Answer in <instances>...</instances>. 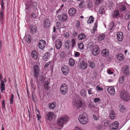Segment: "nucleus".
Masks as SVG:
<instances>
[{
	"instance_id": "1",
	"label": "nucleus",
	"mask_w": 130,
	"mask_h": 130,
	"mask_svg": "<svg viewBox=\"0 0 130 130\" xmlns=\"http://www.w3.org/2000/svg\"><path fill=\"white\" fill-rule=\"evenodd\" d=\"M78 120L80 123L83 124H86L88 121L87 115L85 113L80 115L78 117Z\"/></svg>"
},
{
	"instance_id": "2",
	"label": "nucleus",
	"mask_w": 130,
	"mask_h": 130,
	"mask_svg": "<svg viewBox=\"0 0 130 130\" xmlns=\"http://www.w3.org/2000/svg\"><path fill=\"white\" fill-rule=\"evenodd\" d=\"M69 120V118L67 116H62L58 118L57 121V124L58 125L61 127H62L63 124L67 122Z\"/></svg>"
},
{
	"instance_id": "3",
	"label": "nucleus",
	"mask_w": 130,
	"mask_h": 130,
	"mask_svg": "<svg viewBox=\"0 0 130 130\" xmlns=\"http://www.w3.org/2000/svg\"><path fill=\"white\" fill-rule=\"evenodd\" d=\"M120 97L124 101H127L130 100V96L129 93L125 91H123L120 93Z\"/></svg>"
},
{
	"instance_id": "4",
	"label": "nucleus",
	"mask_w": 130,
	"mask_h": 130,
	"mask_svg": "<svg viewBox=\"0 0 130 130\" xmlns=\"http://www.w3.org/2000/svg\"><path fill=\"white\" fill-rule=\"evenodd\" d=\"M68 90V86L66 84H64L61 85L60 88V92L63 95L66 94Z\"/></svg>"
},
{
	"instance_id": "5",
	"label": "nucleus",
	"mask_w": 130,
	"mask_h": 130,
	"mask_svg": "<svg viewBox=\"0 0 130 130\" xmlns=\"http://www.w3.org/2000/svg\"><path fill=\"white\" fill-rule=\"evenodd\" d=\"M34 72V75L36 78H37L40 74V69L39 67L37 65H35L33 67Z\"/></svg>"
},
{
	"instance_id": "6",
	"label": "nucleus",
	"mask_w": 130,
	"mask_h": 130,
	"mask_svg": "<svg viewBox=\"0 0 130 130\" xmlns=\"http://www.w3.org/2000/svg\"><path fill=\"white\" fill-rule=\"evenodd\" d=\"M99 52L100 49L98 45H95L93 47L92 53L94 55H96L98 54Z\"/></svg>"
},
{
	"instance_id": "7",
	"label": "nucleus",
	"mask_w": 130,
	"mask_h": 130,
	"mask_svg": "<svg viewBox=\"0 0 130 130\" xmlns=\"http://www.w3.org/2000/svg\"><path fill=\"white\" fill-rule=\"evenodd\" d=\"M50 20L48 18H45L43 21V26L44 28L49 29L50 27Z\"/></svg>"
},
{
	"instance_id": "8",
	"label": "nucleus",
	"mask_w": 130,
	"mask_h": 130,
	"mask_svg": "<svg viewBox=\"0 0 130 130\" xmlns=\"http://www.w3.org/2000/svg\"><path fill=\"white\" fill-rule=\"evenodd\" d=\"M61 70L63 74L65 75H67L69 71V69L68 67L64 65L62 66Z\"/></svg>"
},
{
	"instance_id": "9",
	"label": "nucleus",
	"mask_w": 130,
	"mask_h": 130,
	"mask_svg": "<svg viewBox=\"0 0 130 130\" xmlns=\"http://www.w3.org/2000/svg\"><path fill=\"white\" fill-rule=\"evenodd\" d=\"M57 16L59 20L62 21H66L67 19V14L65 13H63L62 15L57 14Z\"/></svg>"
},
{
	"instance_id": "10",
	"label": "nucleus",
	"mask_w": 130,
	"mask_h": 130,
	"mask_svg": "<svg viewBox=\"0 0 130 130\" xmlns=\"http://www.w3.org/2000/svg\"><path fill=\"white\" fill-rule=\"evenodd\" d=\"M119 123L118 121L114 122L110 126L111 129H117L119 127Z\"/></svg>"
},
{
	"instance_id": "11",
	"label": "nucleus",
	"mask_w": 130,
	"mask_h": 130,
	"mask_svg": "<svg viewBox=\"0 0 130 130\" xmlns=\"http://www.w3.org/2000/svg\"><path fill=\"white\" fill-rule=\"evenodd\" d=\"M55 47L57 49H60L62 45V42L61 40L58 39L57 40L55 43Z\"/></svg>"
},
{
	"instance_id": "12",
	"label": "nucleus",
	"mask_w": 130,
	"mask_h": 130,
	"mask_svg": "<svg viewBox=\"0 0 130 130\" xmlns=\"http://www.w3.org/2000/svg\"><path fill=\"white\" fill-rule=\"evenodd\" d=\"M46 42L43 40H40L38 46L39 47L41 50H43L44 48Z\"/></svg>"
},
{
	"instance_id": "13",
	"label": "nucleus",
	"mask_w": 130,
	"mask_h": 130,
	"mask_svg": "<svg viewBox=\"0 0 130 130\" xmlns=\"http://www.w3.org/2000/svg\"><path fill=\"white\" fill-rule=\"evenodd\" d=\"M107 91L111 95H113L115 93L114 88L113 87H109L107 89Z\"/></svg>"
},
{
	"instance_id": "14",
	"label": "nucleus",
	"mask_w": 130,
	"mask_h": 130,
	"mask_svg": "<svg viewBox=\"0 0 130 130\" xmlns=\"http://www.w3.org/2000/svg\"><path fill=\"white\" fill-rule=\"evenodd\" d=\"M123 38V33L121 32H119L117 34V39L119 41H122Z\"/></svg>"
},
{
	"instance_id": "15",
	"label": "nucleus",
	"mask_w": 130,
	"mask_h": 130,
	"mask_svg": "<svg viewBox=\"0 0 130 130\" xmlns=\"http://www.w3.org/2000/svg\"><path fill=\"white\" fill-rule=\"evenodd\" d=\"M76 12V10L75 8H72L69 10L68 13L69 15L73 16L75 14Z\"/></svg>"
},
{
	"instance_id": "16",
	"label": "nucleus",
	"mask_w": 130,
	"mask_h": 130,
	"mask_svg": "<svg viewBox=\"0 0 130 130\" xmlns=\"http://www.w3.org/2000/svg\"><path fill=\"white\" fill-rule=\"evenodd\" d=\"M54 116V113L52 112H49L46 115V119L48 120H52Z\"/></svg>"
},
{
	"instance_id": "17",
	"label": "nucleus",
	"mask_w": 130,
	"mask_h": 130,
	"mask_svg": "<svg viewBox=\"0 0 130 130\" xmlns=\"http://www.w3.org/2000/svg\"><path fill=\"white\" fill-rule=\"evenodd\" d=\"M87 67V64L86 62L82 61L80 62V64L79 66L80 68L82 69H86Z\"/></svg>"
},
{
	"instance_id": "18",
	"label": "nucleus",
	"mask_w": 130,
	"mask_h": 130,
	"mask_svg": "<svg viewBox=\"0 0 130 130\" xmlns=\"http://www.w3.org/2000/svg\"><path fill=\"white\" fill-rule=\"evenodd\" d=\"M30 28L31 33L34 34L36 33L37 30V27L36 26L34 25H31L30 26Z\"/></svg>"
},
{
	"instance_id": "19",
	"label": "nucleus",
	"mask_w": 130,
	"mask_h": 130,
	"mask_svg": "<svg viewBox=\"0 0 130 130\" xmlns=\"http://www.w3.org/2000/svg\"><path fill=\"white\" fill-rule=\"evenodd\" d=\"M31 55L32 56L34 59H36L37 58V53L35 50H34L32 52Z\"/></svg>"
},
{
	"instance_id": "20",
	"label": "nucleus",
	"mask_w": 130,
	"mask_h": 130,
	"mask_svg": "<svg viewBox=\"0 0 130 130\" xmlns=\"http://www.w3.org/2000/svg\"><path fill=\"white\" fill-rule=\"evenodd\" d=\"M109 54V51L105 49L102 50V54L104 56L106 57Z\"/></svg>"
},
{
	"instance_id": "21",
	"label": "nucleus",
	"mask_w": 130,
	"mask_h": 130,
	"mask_svg": "<svg viewBox=\"0 0 130 130\" xmlns=\"http://www.w3.org/2000/svg\"><path fill=\"white\" fill-rule=\"evenodd\" d=\"M65 46L67 49H69V48H71V44L70 43V40H67L65 43Z\"/></svg>"
},
{
	"instance_id": "22",
	"label": "nucleus",
	"mask_w": 130,
	"mask_h": 130,
	"mask_svg": "<svg viewBox=\"0 0 130 130\" xmlns=\"http://www.w3.org/2000/svg\"><path fill=\"white\" fill-rule=\"evenodd\" d=\"M129 69L128 67L126 66H125L123 69V71L125 73H126V75L128 74Z\"/></svg>"
},
{
	"instance_id": "23",
	"label": "nucleus",
	"mask_w": 130,
	"mask_h": 130,
	"mask_svg": "<svg viewBox=\"0 0 130 130\" xmlns=\"http://www.w3.org/2000/svg\"><path fill=\"white\" fill-rule=\"evenodd\" d=\"M50 82L48 81H45L44 83V87L45 90H48L49 89L50 87L48 85Z\"/></svg>"
},
{
	"instance_id": "24",
	"label": "nucleus",
	"mask_w": 130,
	"mask_h": 130,
	"mask_svg": "<svg viewBox=\"0 0 130 130\" xmlns=\"http://www.w3.org/2000/svg\"><path fill=\"white\" fill-rule=\"evenodd\" d=\"M50 54L48 52H47L44 55L43 57V59L45 61H47L49 57Z\"/></svg>"
},
{
	"instance_id": "25",
	"label": "nucleus",
	"mask_w": 130,
	"mask_h": 130,
	"mask_svg": "<svg viewBox=\"0 0 130 130\" xmlns=\"http://www.w3.org/2000/svg\"><path fill=\"white\" fill-rule=\"evenodd\" d=\"M87 92L84 89L81 90L80 91V95L82 96L85 97L86 96Z\"/></svg>"
},
{
	"instance_id": "26",
	"label": "nucleus",
	"mask_w": 130,
	"mask_h": 130,
	"mask_svg": "<svg viewBox=\"0 0 130 130\" xmlns=\"http://www.w3.org/2000/svg\"><path fill=\"white\" fill-rule=\"evenodd\" d=\"M119 15V11L117 10L115 11L112 14V17L113 18H116Z\"/></svg>"
},
{
	"instance_id": "27",
	"label": "nucleus",
	"mask_w": 130,
	"mask_h": 130,
	"mask_svg": "<svg viewBox=\"0 0 130 130\" xmlns=\"http://www.w3.org/2000/svg\"><path fill=\"white\" fill-rule=\"evenodd\" d=\"M70 43L71 48H73L76 45V42L75 40L74 39H72L71 41H70Z\"/></svg>"
},
{
	"instance_id": "28",
	"label": "nucleus",
	"mask_w": 130,
	"mask_h": 130,
	"mask_svg": "<svg viewBox=\"0 0 130 130\" xmlns=\"http://www.w3.org/2000/svg\"><path fill=\"white\" fill-rule=\"evenodd\" d=\"M76 104L77 108L78 109H79L82 107V102L81 101H78L76 103Z\"/></svg>"
},
{
	"instance_id": "29",
	"label": "nucleus",
	"mask_w": 130,
	"mask_h": 130,
	"mask_svg": "<svg viewBox=\"0 0 130 130\" xmlns=\"http://www.w3.org/2000/svg\"><path fill=\"white\" fill-rule=\"evenodd\" d=\"M1 92H3V91L5 90V84L4 83V81L3 80L1 81Z\"/></svg>"
},
{
	"instance_id": "30",
	"label": "nucleus",
	"mask_w": 130,
	"mask_h": 130,
	"mask_svg": "<svg viewBox=\"0 0 130 130\" xmlns=\"http://www.w3.org/2000/svg\"><path fill=\"white\" fill-rule=\"evenodd\" d=\"M124 56L122 54H119L117 55V58L118 60L120 61H122L124 59Z\"/></svg>"
},
{
	"instance_id": "31",
	"label": "nucleus",
	"mask_w": 130,
	"mask_h": 130,
	"mask_svg": "<svg viewBox=\"0 0 130 130\" xmlns=\"http://www.w3.org/2000/svg\"><path fill=\"white\" fill-rule=\"evenodd\" d=\"M85 37V35L83 33L79 34L78 36V39L79 40H82L84 39Z\"/></svg>"
},
{
	"instance_id": "32",
	"label": "nucleus",
	"mask_w": 130,
	"mask_h": 130,
	"mask_svg": "<svg viewBox=\"0 0 130 130\" xmlns=\"http://www.w3.org/2000/svg\"><path fill=\"white\" fill-rule=\"evenodd\" d=\"M124 76L122 75L119 78V82L120 84H123L124 81Z\"/></svg>"
},
{
	"instance_id": "33",
	"label": "nucleus",
	"mask_w": 130,
	"mask_h": 130,
	"mask_svg": "<svg viewBox=\"0 0 130 130\" xmlns=\"http://www.w3.org/2000/svg\"><path fill=\"white\" fill-rule=\"evenodd\" d=\"M110 117L111 119H113L115 117V113L114 110H112L110 111Z\"/></svg>"
},
{
	"instance_id": "34",
	"label": "nucleus",
	"mask_w": 130,
	"mask_h": 130,
	"mask_svg": "<svg viewBox=\"0 0 130 130\" xmlns=\"http://www.w3.org/2000/svg\"><path fill=\"white\" fill-rule=\"evenodd\" d=\"M105 37V35L104 34H101L99 35L98 37L99 40L102 41L103 40Z\"/></svg>"
},
{
	"instance_id": "35",
	"label": "nucleus",
	"mask_w": 130,
	"mask_h": 130,
	"mask_svg": "<svg viewBox=\"0 0 130 130\" xmlns=\"http://www.w3.org/2000/svg\"><path fill=\"white\" fill-rule=\"evenodd\" d=\"M69 65L71 66H73L75 63V61L73 59L70 58L69 59Z\"/></svg>"
},
{
	"instance_id": "36",
	"label": "nucleus",
	"mask_w": 130,
	"mask_h": 130,
	"mask_svg": "<svg viewBox=\"0 0 130 130\" xmlns=\"http://www.w3.org/2000/svg\"><path fill=\"white\" fill-rule=\"evenodd\" d=\"M31 40V37L29 35H27L26 37V41L28 43H30Z\"/></svg>"
},
{
	"instance_id": "37",
	"label": "nucleus",
	"mask_w": 130,
	"mask_h": 130,
	"mask_svg": "<svg viewBox=\"0 0 130 130\" xmlns=\"http://www.w3.org/2000/svg\"><path fill=\"white\" fill-rule=\"evenodd\" d=\"M85 6V2L83 0H82L79 5V7L80 8H84Z\"/></svg>"
},
{
	"instance_id": "38",
	"label": "nucleus",
	"mask_w": 130,
	"mask_h": 130,
	"mask_svg": "<svg viewBox=\"0 0 130 130\" xmlns=\"http://www.w3.org/2000/svg\"><path fill=\"white\" fill-rule=\"evenodd\" d=\"M89 62V65L90 67L92 69L94 68L95 67V64L94 62L92 61L90 62Z\"/></svg>"
},
{
	"instance_id": "39",
	"label": "nucleus",
	"mask_w": 130,
	"mask_h": 130,
	"mask_svg": "<svg viewBox=\"0 0 130 130\" xmlns=\"http://www.w3.org/2000/svg\"><path fill=\"white\" fill-rule=\"evenodd\" d=\"M94 20L92 16H91L89 20L87 21V23L89 24L93 22Z\"/></svg>"
},
{
	"instance_id": "40",
	"label": "nucleus",
	"mask_w": 130,
	"mask_h": 130,
	"mask_svg": "<svg viewBox=\"0 0 130 130\" xmlns=\"http://www.w3.org/2000/svg\"><path fill=\"white\" fill-rule=\"evenodd\" d=\"M105 11L103 8H101L99 10V13L100 14H104L105 13Z\"/></svg>"
},
{
	"instance_id": "41",
	"label": "nucleus",
	"mask_w": 130,
	"mask_h": 130,
	"mask_svg": "<svg viewBox=\"0 0 130 130\" xmlns=\"http://www.w3.org/2000/svg\"><path fill=\"white\" fill-rule=\"evenodd\" d=\"M107 121L105 120L103 121L102 122V125L105 126H108L109 124V123Z\"/></svg>"
},
{
	"instance_id": "42",
	"label": "nucleus",
	"mask_w": 130,
	"mask_h": 130,
	"mask_svg": "<svg viewBox=\"0 0 130 130\" xmlns=\"http://www.w3.org/2000/svg\"><path fill=\"white\" fill-rule=\"evenodd\" d=\"M114 23L113 22H112L111 23L109 26V29L110 30H112V29L113 27L114 26Z\"/></svg>"
},
{
	"instance_id": "43",
	"label": "nucleus",
	"mask_w": 130,
	"mask_h": 130,
	"mask_svg": "<svg viewBox=\"0 0 130 130\" xmlns=\"http://www.w3.org/2000/svg\"><path fill=\"white\" fill-rule=\"evenodd\" d=\"M125 107L124 105L121 106L120 109V111L122 112H123L125 111Z\"/></svg>"
},
{
	"instance_id": "44",
	"label": "nucleus",
	"mask_w": 130,
	"mask_h": 130,
	"mask_svg": "<svg viewBox=\"0 0 130 130\" xmlns=\"http://www.w3.org/2000/svg\"><path fill=\"white\" fill-rule=\"evenodd\" d=\"M125 18L126 20L130 19V11H129L126 14Z\"/></svg>"
},
{
	"instance_id": "45",
	"label": "nucleus",
	"mask_w": 130,
	"mask_h": 130,
	"mask_svg": "<svg viewBox=\"0 0 130 130\" xmlns=\"http://www.w3.org/2000/svg\"><path fill=\"white\" fill-rule=\"evenodd\" d=\"M14 97V96L13 94H12L11 95V98L10 99V104H12L13 103V99Z\"/></svg>"
},
{
	"instance_id": "46",
	"label": "nucleus",
	"mask_w": 130,
	"mask_h": 130,
	"mask_svg": "<svg viewBox=\"0 0 130 130\" xmlns=\"http://www.w3.org/2000/svg\"><path fill=\"white\" fill-rule=\"evenodd\" d=\"M55 106H56L53 103H52L49 106L50 108L52 109H54L55 108Z\"/></svg>"
},
{
	"instance_id": "47",
	"label": "nucleus",
	"mask_w": 130,
	"mask_h": 130,
	"mask_svg": "<svg viewBox=\"0 0 130 130\" xmlns=\"http://www.w3.org/2000/svg\"><path fill=\"white\" fill-rule=\"evenodd\" d=\"M79 48L80 50H82L84 47V44L83 43H81L78 44Z\"/></svg>"
},
{
	"instance_id": "48",
	"label": "nucleus",
	"mask_w": 130,
	"mask_h": 130,
	"mask_svg": "<svg viewBox=\"0 0 130 130\" xmlns=\"http://www.w3.org/2000/svg\"><path fill=\"white\" fill-rule=\"evenodd\" d=\"M3 13L2 11H1L0 12V19L1 21L3 22Z\"/></svg>"
},
{
	"instance_id": "49",
	"label": "nucleus",
	"mask_w": 130,
	"mask_h": 130,
	"mask_svg": "<svg viewBox=\"0 0 130 130\" xmlns=\"http://www.w3.org/2000/svg\"><path fill=\"white\" fill-rule=\"evenodd\" d=\"M65 31V29L64 27H61L59 29V32L60 33H62Z\"/></svg>"
},
{
	"instance_id": "50",
	"label": "nucleus",
	"mask_w": 130,
	"mask_h": 130,
	"mask_svg": "<svg viewBox=\"0 0 130 130\" xmlns=\"http://www.w3.org/2000/svg\"><path fill=\"white\" fill-rule=\"evenodd\" d=\"M122 6L120 7V10L121 11H124L126 9L125 6L124 5H122Z\"/></svg>"
},
{
	"instance_id": "51",
	"label": "nucleus",
	"mask_w": 130,
	"mask_h": 130,
	"mask_svg": "<svg viewBox=\"0 0 130 130\" xmlns=\"http://www.w3.org/2000/svg\"><path fill=\"white\" fill-rule=\"evenodd\" d=\"M80 22L79 21H77L76 23V27L77 28H78L80 26Z\"/></svg>"
},
{
	"instance_id": "52",
	"label": "nucleus",
	"mask_w": 130,
	"mask_h": 130,
	"mask_svg": "<svg viewBox=\"0 0 130 130\" xmlns=\"http://www.w3.org/2000/svg\"><path fill=\"white\" fill-rule=\"evenodd\" d=\"M92 88H90L88 90V93L89 94H93L92 91Z\"/></svg>"
},
{
	"instance_id": "53",
	"label": "nucleus",
	"mask_w": 130,
	"mask_h": 130,
	"mask_svg": "<svg viewBox=\"0 0 130 130\" xmlns=\"http://www.w3.org/2000/svg\"><path fill=\"white\" fill-rule=\"evenodd\" d=\"M56 27H57L56 29H58L59 27V26H60L61 25V23L59 22H57L56 23Z\"/></svg>"
},
{
	"instance_id": "54",
	"label": "nucleus",
	"mask_w": 130,
	"mask_h": 130,
	"mask_svg": "<svg viewBox=\"0 0 130 130\" xmlns=\"http://www.w3.org/2000/svg\"><path fill=\"white\" fill-rule=\"evenodd\" d=\"M103 0H96L95 4L98 5Z\"/></svg>"
},
{
	"instance_id": "55",
	"label": "nucleus",
	"mask_w": 130,
	"mask_h": 130,
	"mask_svg": "<svg viewBox=\"0 0 130 130\" xmlns=\"http://www.w3.org/2000/svg\"><path fill=\"white\" fill-rule=\"evenodd\" d=\"M96 89L98 91H102L103 90L102 88L100 87L99 86H96Z\"/></svg>"
},
{
	"instance_id": "56",
	"label": "nucleus",
	"mask_w": 130,
	"mask_h": 130,
	"mask_svg": "<svg viewBox=\"0 0 130 130\" xmlns=\"http://www.w3.org/2000/svg\"><path fill=\"white\" fill-rule=\"evenodd\" d=\"M80 55V53L78 52H76L75 53V56L76 57H78Z\"/></svg>"
},
{
	"instance_id": "57",
	"label": "nucleus",
	"mask_w": 130,
	"mask_h": 130,
	"mask_svg": "<svg viewBox=\"0 0 130 130\" xmlns=\"http://www.w3.org/2000/svg\"><path fill=\"white\" fill-rule=\"evenodd\" d=\"M94 102L95 103H96L97 102L100 101V99L98 98H96L94 99Z\"/></svg>"
},
{
	"instance_id": "58",
	"label": "nucleus",
	"mask_w": 130,
	"mask_h": 130,
	"mask_svg": "<svg viewBox=\"0 0 130 130\" xmlns=\"http://www.w3.org/2000/svg\"><path fill=\"white\" fill-rule=\"evenodd\" d=\"M1 5L2 9L4 8V3L3 1V0H1Z\"/></svg>"
},
{
	"instance_id": "59",
	"label": "nucleus",
	"mask_w": 130,
	"mask_h": 130,
	"mask_svg": "<svg viewBox=\"0 0 130 130\" xmlns=\"http://www.w3.org/2000/svg\"><path fill=\"white\" fill-rule=\"evenodd\" d=\"M31 16L32 18L34 19H36V16L35 13H32Z\"/></svg>"
},
{
	"instance_id": "60",
	"label": "nucleus",
	"mask_w": 130,
	"mask_h": 130,
	"mask_svg": "<svg viewBox=\"0 0 130 130\" xmlns=\"http://www.w3.org/2000/svg\"><path fill=\"white\" fill-rule=\"evenodd\" d=\"M107 72L108 74H112L113 72H112L110 70H108L107 71Z\"/></svg>"
},
{
	"instance_id": "61",
	"label": "nucleus",
	"mask_w": 130,
	"mask_h": 130,
	"mask_svg": "<svg viewBox=\"0 0 130 130\" xmlns=\"http://www.w3.org/2000/svg\"><path fill=\"white\" fill-rule=\"evenodd\" d=\"M50 64V62H48L47 63H46L45 65L44 68L45 69Z\"/></svg>"
},
{
	"instance_id": "62",
	"label": "nucleus",
	"mask_w": 130,
	"mask_h": 130,
	"mask_svg": "<svg viewBox=\"0 0 130 130\" xmlns=\"http://www.w3.org/2000/svg\"><path fill=\"white\" fill-rule=\"evenodd\" d=\"M93 117L94 119L95 120H97L99 119L98 117L95 116V115H93Z\"/></svg>"
},
{
	"instance_id": "63",
	"label": "nucleus",
	"mask_w": 130,
	"mask_h": 130,
	"mask_svg": "<svg viewBox=\"0 0 130 130\" xmlns=\"http://www.w3.org/2000/svg\"><path fill=\"white\" fill-rule=\"evenodd\" d=\"M97 24H98L97 22L96 21V22H95V23L94 26V28L95 29H96V28L97 27Z\"/></svg>"
},
{
	"instance_id": "64",
	"label": "nucleus",
	"mask_w": 130,
	"mask_h": 130,
	"mask_svg": "<svg viewBox=\"0 0 130 130\" xmlns=\"http://www.w3.org/2000/svg\"><path fill=\"white\" fill-rule=\"evenodd\" d=\"M39 114H37V118L38 119H40L41 118V117L40 116Z\"/></svg>"
}]
</instances>
